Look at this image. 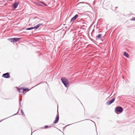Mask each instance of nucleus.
<instances>
[{
  "label": "nucleus",
  "mask_w": 135,
  "mask_h": 135,
  "mask_svg": "<svg viewBox=\"0 0 135 135\" xmlns=\"http://www.w3.org/2000/svg\"><path fill=\"white\" fill-rule=\"evenodd\" d=\"M78 122H76V123H78Z\"/></svg>",
  "instance_id": "4be33fe9"
},
{
  "label": "nucleus",
  "mask_w": 135,
  "mask_h": 135,
  "mask_svg": "<svg viewBox=\"0 0 135 135\" xmlns=\"http://www.w3.org/2000/svg\"><path fill=\"white\" fill-rule=\"evenodd\" d=\"M10 75L8 73H6L3 74L2 76L4 78H10Z\"/></svg>",
  "instance_id": "423d86ee"
},
{
  "label": "nucleus",
  "mask_w": 135,
  "mask_h": 135,
  "mask_svg": "<svg viewBox=\"0 0 135 135\" xmlns=\"http://www.w3.org/2000/svg\"><path fill=\"white\" fill-rule=\"evenodd\" d=\"M73 124V123L71 124H70L68 125H66V126H65V127H66V126H69V125H71V124Z\"/></svg>",
  "instance_id": "412c9836"
},
{
  "label": "nucleus",
  "mask_w": 135,
  "mask_h": 135,
  "mask_svg": "<svg viewBox=\"0 0 135 135\" xmlns=\"http://www.w3.org/2000/svg\"><path fill=\"white\" fill-rule=\"evenodd\" d=\"M123 111V109L121 107H117L115 109V112L117 114H118L119 112L120 113H122Z\"/></svg>",
  "instance_id": "f03ea898"
},
{
  "label": "nucleus",
  "mask_w": 135,
  "mask_h": 135,
  "mask_svg": "<svg viewBox=\"0 0 135 135\" xmlns=\"http://www.w3.org/2000/svg\"><path fill=\"white\" fill-rule=\"evenodd\" d=\"M61 80L65 87L66 88L68 87L69 84L68 80L66 79L64 77H61Z\"/></svg>",
  "instance_id": "f257e3e1"
},
{
  "label": "nucleus",
  "mask_w": 135,
  "mask_h": 135,
  "mask_svg": "<svg viewBox=\"0 0 135 135\" xmlns=\"http://www.w3.org/2000/svg\"><path fill=\"white\" fill-rule=\"evenodd\" d=\"M39 19L38 18H35L33 20V21H37L36 23L39 22Z\"/></svg>",
  "instance_id": "ddd939ff"
},
{
  "label": "nucleus",
  "mask_w": 135,
  "mask_h": 135,
  "mask_svg": "<svg viewBox=\"0 0 135 135\" xmlns=\"http://www.w3.org/2000/svg\"><path fill=\"white\" fill-rule=\"evenodd\" d=\"M83 121V120H81V121Z\"/></svg>",
  "instance_id": "393cba45"
},
{
  "label": "nucleus",
  "mask_w": 135,
  "mask_h": 135,
  "mask_svg": "<svg viewBox=\"0 0 135 135\" xmlns=\"http://www.w3.org/2000/svg\"><path fill=\"white\" fill-rule=\"evenodd\" d=\"M20 39V38H15L9 39V40L11 42H15L18 41Z\"/></svg>",
  "instance_id": "20e7f679"
},
{
  "label": "nucleus",
  "mask_w": 135,
  "mask_h": 135,
  "mask_svg": "<svg viewBox=\"0 0 135 135\" xmlns=\"http://www.w3.org/2000/svg\"><path fill=\"white\" fill-rule=\"evenodd\" d=\"M42 24L41 23L38 24L33 27L28 28L26 29V30H30L34 29H37L39 27L42 25Z\"/></svg>",
  "instance_id": "7ed1b4c3"
},
{
  "label": "nucleus",
  "mask_w": 135,
  "mask_h": 135,
  "mask_svg": "<svg viewBox=\"0 0 135 135\" xmlns=\"http://www.w3.org/2000/svg\"><path fill=\"white\" fill-rule=\"evenodd\" d=\"M83 121V120H81V121Z\"/></svg>",
  "instance_id": "bb28decb"
},
{
  "label": "nucleus",
  "mask_w": 135,
  "mask_h": 135,
  "mask_svg": "<svg viewBox=\"0 0 135 135\" xmlns=\"http://www.w3.org/2000/svg\"><path fill=\"white\" fill-rule=\"evenodd\" d=\"M83 121V120H81V121Z\"/></svg>",
  "instance_id": "a878e982"
},
{
  "label": "nucleus",
  "mask_w": 135,
  "mask_h": 135,
  "mask_svg": "<svg viewBox=\"0 0 135 135\" xmlns=\"http://www.w3.org/2000/svg\"><path fill=\"white\" fill-rule=\"evenodd\" d=\"M21 112L23 115L25 116V115L22 109L21 110Z\"/></svg>",
  "instance_id": "dca6fc26"
},
{
  "label": "nucleus",
  "mask_w": 135,
  "mask_h": 135,
  "mask_svg": "<svg viewBox=\"0 0 135 135\" xmlns=\"http://www.w3.org/2000/svg\"><path fill=\"white\" fill-rule=\"evenodd\" d=\"M29 90V89L28 88L23 89L24 92L25 91L27 92Z\"/></svg>",
  "instance_id": "2eb2a0df"
},
{
  "label": "nucleus",
  "mask_w": 135,
  "mask_h": 135,
  "mask_svg": "<svg viewBox=\"0 0 135 135\" xmlns=\"http://www.w3.org/2000/svg\"><path fill=\"white\" fill-rule=\"evenodd\" d=\"M131 20L132 21L135 20V17L132 18L131 19Z\"/></svg>",
  "instance_id": "f3484780"
},
{
  "label": "nucleus",
  "mask_w": 135,
  "mask_h": 135,
  "mask_svg": "<svg viewBox=\"0 0 135 135\" xmlns=\"http://www.w3.org/2000/svg\"><path fill=\"white\" fill-rule=\"evenodd\" d=\"M102 36V34H99L96 36V38H98L99 39H100L101 38Z\"/></svg>",
  "instance_id": "f8f14e48"
},
{
  "label": "nucleus",
  "mask_w": 135,
  "mask_h": 135,
  "mask_svg": "<svg viewBox=\"0 0 135 135\" xmlns=\"http://www.w3.org/2000/svg\"><path fill=\"white\" fill-rule=\"evenodd\" d=\"M78 15L77 14L75 15L71 19L70 21V23H71L72 21H75L78 18Z\"/></svg>",
  "instance_id": "9d476101"
},
{
  "label": "nucleus",
  "mask_w": 135,
  "mask_h": 135,
  "mask_svg": "<svg viewBox=\"0 0 135 135\" xmlns=\"http://www.w3.org/2000/svg\"><path fill=\"white\" fill-rule=\"evenodd\" d=\"M78 122H76V123H78Z\"/></svg>",
  "instance_id": "b1692460"
},
{
  "label": "nucleus",
  "mask_w": 135,
  "mask_h": 135,
  "mask_svg": "<svg viewBox=\"0 0 135 135\" xmlns=\"http://www.w3.org/2000/svg\"><path fill=\"white\" fill-rule=\"evenodd\" d=\"M124 55L126 57L128 58V55L127 53L126 52H124Z\"/></svg>",
  "instance_id": "4468645a"
},
{
  "label": "nucleus",
  "mask_w": 135,
  "mask_h": 135,
  "mask_svg": "<svg viewBox=\"0 0 135 135\" xmlns=\"http://www.w3.org/2000/svg\"><path fill=\"white\" fill-rule=\"evenodd\" d=\"M115 100V98H113L111 100L107 101L106 103V104L108 105H109L113 103Z\"/></svg>",
  "instance_id": "0eeeda50"
},
{
  "label": "nucleus",
  "mask_w": 135,
  "mask_h": 135,
  "mask_svg": "<svg viewBox=\"0 0 135 135\" xmlns=\"http://www.w3.org/2000/svg\"><path fill=\"white\" fill-rule=\"evenodd\" d=\"M91 120V121H92L93 122V121L92 120Z\"/></svg>",
  "instance_id": "c85d7f7f"
},
{
  "label": "nucleus",
  "mask_w": 135,
  "mask_h": 135,
  "mask_svg": "<svg viewBox=\"0 0 135 135\" xmlns=\"http://www.w3.org/2000/svg\"><path fill=\"white\" fill-rule=\"evenodd\" d=\"M18 90L20 93H23V89L21 88H18L17 89Z\"/></svg>",
  "instance_id": "9b49d317"
},
{
  "label": "nucleus",
  "mask_w": 135,
  "mask_h": 135,
  "mask_svg": "<svg viewBox=\"0 0 135 135\" xmlns=\"http://www.w3.org/2000/svg\"><path fill=\"white\" fill-rule=\"evenodd\" d=\"M8 117H7V118H5V119H3L2 120H1V121H0V122H1V121H2V120H4V119H7V118H8Z\"/></svg>",
  "instance_id": "aec40b11"
},
{
  "label": "nucleus",
  "mask_w": 135,
  "mask_h": 135,
  "mask_svg": "<svg viewBox=\"0 0 135 135\" xmlns=\"http://www.w3.org/2000/svg\"><path fill=\"white\" fill-rule=\"evenodd\" d=\"M57 114L56 115V117L55 118V119L53 123L54 124L57 123L58 122L59 119V116L58 113V111H57Z\"/></svg>",
  "instance_id": "39448f33"
},
{
  "label": "nucleus",
  "mask_w": 135,
  "mask_h": 135,
  "mask_svg": "<svg viewBox=\"0 0 135 135\" xmlns=\"http://www.w3.org/2000/svg\"><path fill=\"white\" fill-rule=\"evenodd\" d=\"M16 114H14V115H16Z\"/></svg>",
  "instance_id": "cd10ccee"
},
{
  "label": "nucleus",
  "mask_w": 135,
  "mask_h": 135,
  "mask_svg": "<svg viewBox=\"0 0 135 135\" xmlns=\"http://www.w3.org/2000/svg\"><path fill=\"white\" fill-rule=\"evenodd\" d=\"M50 127V126H47V125H46V126H45V127H44V128H47V127Z\"/></svg>",
  "instance_id": "a211bd4d"
},
{
  "label": "nucleus",
  "mask_w": 135,
  "mask_h": 135,
  "mask_svg": "<svg viewBox=\"0 0 135 135\" xmlns=\"http://www.w3.org/2000/svg\"><path fill=\"white\" fill-rule=\"evenodd\" d=\"M19 100H20L19 105H20V107L21 106V104L20 101H21L22 100L21 99H19Z\"/></svg>",
  "instance_id": "6ab92c4d"
},
{
  "label": "nucleus",
  "mask_w": 135,
  "mask_h": 135,
  "mask_svg": "<svg viewBox=\"0 0 135 135\" xmlns=\"http://www.w3.org/2000/svg\"><path fill=\"white\" fill-rule=\"evenodd\" d=\"M19 3V2H16L15 3L13 4V8L14 9H16Z\"/></svg>",
  "instance_id": "6e6552de"
},
{
  "label": "nucleus",
  "mask_w": 135,
  "mask_h": 135,
  "mask_svg": "<svg viewBox=\"0 0 135 135\" xmlns=\"http://www.w3.org/2000/svg\"><path fill=\"white\" fill-rule=\"evenodd\" d=\"M37 4L39 6H47L46 4L44 2L41 1H40Z\"/></svg>",
  "instance_id": "1a4fd4ad"
},
{
  "label": "nucleus",
  "mask_w": 135,
  "mask_h": 135,
  "mask_svg": "<svg viewBox=\"0 0 135 135\" xmlns=\"http://www.w3.org/2000/svg\"><path fill=\"white\" fill-rule=\"evenodd\" d=\"M78 122H76V123H78Z\"/></svg>",
  "instance_id": "5701e85b"
}]
</instances>
